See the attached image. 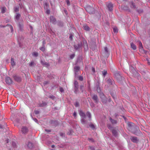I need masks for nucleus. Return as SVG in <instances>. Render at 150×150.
<instances>
[{
	"instance_id": "nucleus-30",
	"label": "nucleus",
	"mask_w": 150,
	"mask_h": 150,
	"mask_svg": "<svg viewBox=\"0 0 150 150\" xmlns=\"http://www.w3.org/2000/svg\"><path fill=\"white\" fill-rule=\"evenodd\" d=\"M131 47L134 50H135L137 49L136 45L133 42H132L130 44Z\"/></svg>"
},
{
	"instance_id": "nucleus-64",
	"label": "nucleus",
	"mask_w": 150,
	"mask_h": 150,
	"mask_svg": "<svg viewBox=\"0 0 150 150\" xmlns=\"http://www.w3.org/2000/svg\"><path fill=\"white\" fill-rule=\"evenodd\" d=\"M89 147L90 149L91 150H95L94 147L92 146H89Z\"/></svg>"
},
{
	"instance_id": "nucleus-29",
	"label": "nucleus",
	"mask_w": 150,
	"mask_h": 150,
	"mask_svg": "<svg viewBox=\"0 0 150 150\" xmlns=\"http://www.w3.org/2000/svg\"><path fill=\"white\" fill-rule=\"evenodd\" d=\"M121 8L122 10L125 11H128L129 9L128 6L125 5L122 6H121Z\"/></svg>"
},
{
	"instance_id": "nucleus-38",
	"label": "nucleus",
	"mask_w": 150,
	"mask_h": 150,
	"mask_svg": "<svg viewBox=\"0 0 150 150\" xmlns=\"http://www.w3.org/2000/svg\"><path fill=\"white\" fill-rule=\"evenodd\" d=\"M89 126L92 129H94L96 128L95 126L91 122L89 125Z\"/></svg>"
},
{
	"instance_id": "nucleus-61",
	"label": "nucleus",
	"mask_w": 150,
	"mask_h": 150,
	"mask_svg": "<svg viewBox=\"0 0 150 150\" xmlns=\"http://www.w3.org/2000/svg\"><path fill=\"white\" fill-rule=\"evenodd\" d=\"M46 13L48 14H49L50 13V10L47 9H46Z\"/></svg>"
},
{
	"instance_id": "nucleus-22",
	"label": "nucleus",
	"mask_w": 150,
	"mask_h": 150,
	"mask_svg": "<svg viewBox=\"0 0 150 150\" xmlns=\"http://www.w3.org/2000/svg\"><path fill=\"white\" fill-rule=\"evenodd\" d=\"M139 44V49L140 51H142V50H143L144 52V53H146V51L145 50H143V47L142 46V44L141 42L140 41H138Z\"/></svg>"
},
{
	"instance_id": "nucleus-27",
	"label": "nucleus",
	"mask_w": 150,
	"mask_h": 150,
	"mask_svg": "<svg viewBox=\"0 0 150 150\" xmlns=\"http://www.w3.org/2000/svg\"><path fill=\"white\" fill-rule=\"evenodd\" d=\"M83 45L85 49H88V45L86 41L85 40H83Z\"/></svg>"
},
{
	"instance_id": "nucleus-34",
	"label": "nucleus",
	"mask_w": 150,
	"mask_h": 150,
	"mask_svg": "<svg viewBox=\"0 0 150 150\" xmlns=\"http://www.w3.org/2000/svg\"><path fill=\"white\" fill-rule=\"evenodd\" d=\"M57 25L59 27H62L64 25V23L62 21H59L57 23Z\"/></svg>"
},
{
	"instance_id": "nucleus-19",
	"label": "nucleus",
	"mask_w": 150,
	"mask_h": 150,
	"mask_svg": "<svg viewBox=\"0 0 150 150\" xmlns=\"http://www.w3.org/2000/svg\"><path fill=\"white\" fill-rule=\"evenodd\" d=\"M21 15L19 13H16V15L14 17V19L16 22H18L19 21V19L21 17Z\"/></svg>"
},
{
	"instance_id": "nucleus-2",
	"label": "nucleus",
	"mask_w": 150,
	"mask_h": 150,
	"mask_svg": "<svg viewBox=\"0 0 150 150\" xmlns=\"http://www.w3.org/2000/svg\"><path fill=\"white\" fill-rule=\"evenodd\" d=\"M114 77L118 81H120L122 80L123 78H124L122 77L118 71H115L114 72Z\"/></svg>"
},
{
	"instance_id": "nucleus-51",
	"label": "nucleus",
	"mask_w": 150,
	"mask_h": 150,
	"mask_svg": "<svg viewBox=\"0 0 150 150\" xmlns=\"http://www.w3.org/2000/svg\"><path fill=\"white\" fill-rule=\"evenodd\" d=\"M45 46H42V47H40V50L41 51L44 52V51H45Z\"/></svg>"
},
{
	"instance_id": "nucleus-7",
	"label": "nucleus",
	"mask_w": 150,
	"mask_h": 150,
	"mask_svg": "<svg viewBox=\"0 0 150 150\" xmlns=\"http://www.w3.org/2000/svg\"><path fill=\"white\" fill-rule=\"evenodd\" d=\"M86 10L90 14H94L95 13L94 8L91 6H89L86 7Z\"/></svg>"
},
{
	"instance_id": "nucleus-58",
	"label": "nucleus",
	"mask_w": 150,
	"mask_h": 150,
	"mask_svg": "<svg viewBox=\"0 0 150 150\" xmlns=\"http://www.w3.org/2000/svg\"><path fill=\"white\" fill-rule=\"evenodd\" d=\"M34 63L33 61H31L29 64V66L30 67H33L34 65Z\"/></svg>"
},
{
	"instance_id": "nucleus-36",
	"label": "nucleus",
	"mask_w": 150,
	"mask_h": 150,
	"mask_svg": "<svg viewBox=\"0 0 150 150\" xmlns=\"http://www.w3.org/2000/svg\"><path fill=\"white\" fill-rule=\"evenodd\" d=\"M110 94L112 97L113 99H115L116 97V94L115 92H112L110 93Z\"/></svg>"
},
{
	"instance_id": "nucleus-3",
	"label": "nucleus",
	"mask_w": 150,
	"mask_h": 150,
	"mask_svg": "<svg viewBox=\"0 0 150 150\" xmlns=\"http://www.w3.org/2000/svg\"><path fill=\"white\" fill-rule=\"evenodd\" d=\"M100 97L101 99V101L102 103L103 104H106L107 101V98L103 93L101 92L100 93Z\"/></svg>"
},
{
	"instance_id": "nucleus-16",
	"label": "nucleus",
	"mask_w": 150,
	"mask_h": 150,
	"mask_svg": "<svg viewBox=\"0 0 150 150\" xmlns=\"http://www.w3.org/2000/svg\"><path fill=\"white\" fill-rule=\"evenodd\" d=\"M83 46L82 43L81 42H80V43H78L77 45H74V49L75 50H77L79 49L80 48H81Z\"/></svg>"
},
{
	"instance_id": "nucleus-44",
	"label": "nucleus",
	"mask_w": 150,
	"mask_h": 150,
	"mask_svg": "<svg viewBox=\"0 0 150 150\" xmlns=\"http://www.w3.org/2000/svg\"><path fill=\"white\" fill-rule=\"evenodd\" d=\"M12 146L14 148H17V145L16 143L14 142H12Z\"/></svg>"
},
{
	"instance_id": "nucleus-23",
	"label": "nucleus",
	"mask_w": 150,
	"mask_h": 150,
	"mask_svg": "<svg viewBox=\"0 0 150 150\" xmlns=\"http://www.w3.org/2000/svg\"><path fill=\"white\" fill-rule=\"evenodd\" d=\"M41 62L42 65L45 66L46 67H49L50 66V64L49 63L45 62V61L41 60Z\"/></svg>"
},
{
	"instance_id": "nucleus-12",
	"label": "nucleus",
	"mask_w": 150,
	"mask_h": 150,
	"mask_svg": "<svg viewBox=\"0 0 150 150\" xmlns=\"http://www.w3.org/2000/svg\"><path fill=\"white\" fill-rule=\"evenodd\" d=\"M5 79L6 83L9 85L11 84L13 82L12 79L9 77H6Z\"/></svg>"
},
{
	"instance_id": "nucleus-5",
	"label": "nucleus",
	"mask_w": 150,
	"mask_h": 150,
	"mask_svg": "<svg viewBox=\"0 0 150 150\" xmlns=\"http://www.w3.org/2000/svg\"><path fill=\"white\" fill-rule=\"evenodd\" d=\"M79 83L76 80H75L74 83V93L77 94L79 92Z\"/></svg>"
},
{
	"instance_id": "nucleus-37",
	"label": "nucleus",
	"mask_w": 150,
	"mask_h": 150,
	"mask_svg": "<svg viewBox=\"0 0 150 150\" xmlns=\"http://www.w3.org/2000/svg\"><path fill=\"white\" fill-rule=\"evenodd\" d=\"M74 34L73 33H70L69 34V39L71 41H72L73 40V37L74 36Z\"/></svg>"
},
{
	"instance_id": "nucleus-48",
	"label": "nucleus",
	"mask_w": 150,
	"mask_h": 150,
	"mask_svg": "<svg viewBox=\"0 0 150 150\" xmlns=\"http://www.w3.org/2000/svg\"><path fill=\"white\" fill-rule=\"evenodd\" d=\"M32 55L35 57H37L38 56V53L36 52H34L32 54Z\"/></svg>"
},
{
	"instance_id": "nucleus-35",
	"label": "nucleus",
	"mask_w": 150,
	"mask_h": 150,
	"mask_svg": "<svg viewBox=\"0 0 150 150\" xmlns=\"http://www.w3.org/2000/svg\"><path fill=\"white\" fill-rule=\"evenodd\" d=\"M47 105V103L45 102H42V103L39 104V106L40 107H43Z\"/></svg>"
},
{
	"instance_id": "nucleus-10",
	"label": "nucleus",
	"mask_w": 150,
	"mask_h": 150,
	"mask_svg": "<svg viewBox=\"0 0 150 150\" xmlns=\"http://www.w3.org/2000/svg\"><path fill=\"white\" fill-rule=\"evenodd\" d=\"M128 125V129L129 131L130 130H132V129L135 127L136 125L133 123L128 122L127 123Z\"/></svg>"
},
{
	"instance_id": "nucleus-33",
	"label": "nucleus",
	"mask_w": 150,
	"mask_h": 150,
	"mask_svg": "<svg viewBox=\"0 0 150 150\" xmlns=\"http://www.w3.org/2000/svg\"><path fill=\"white\" fill-rule=\"evenodd\" d=\"M109 120L112 124H115L117 123V120L112 119L111 117L110 118Z\"/></svg>"
},
{
	"instance_id": "nucleus-11",
	"label": "nucleus",
	"mask_w": 150,
	"mask_h": 150,
	"mask_svg": "<svg viewBox=\"0 0 150 150\" xmlns=\"http://www.w3.org/2000/svg\"><path fill=\"white\" fill-rule=\"evenodd\" d=\"M13 77L15 81L18 82H20L22 81V78L21 76L18 75H14L13 76Z\"/></svg>"
},
{
	"instance_id": "nucleus-13",
	"label": "nucleus",
	"mask_w": 150,
	"mask_h": 150,
	"mask_svg": "<svg viewBox=\"0 0 150 150\" xmlns=\"http://www.w3.org/2000/svg\"><path fill=\"white\" fill-rule=\"evenodd\" d=\"M130 139L132 142L135 143L137 144L139 142V139L137 137L131 136Z\"/></svg>"
},
{
	"instance_id": "nucleus-47",
	"label": "nucleus",
	"mask_w": 150,
	"mask_h": 150,
	"mask_svg": "<svg viewBox=\"0 0 150 150\" xmlns=\"http://www.w3.org/2000/svg\"><path fill=\"white\" fill-rule=\"evenodd\" d=\"M80 89L82 93H83L84 91V87L83 85H81L80 86Z\"/></svg>"
},
{
	"instance_id": "nucleus-9",
	"label": "nucleus",
	"mask_w": 150,
	"mask_h": 150,
	"mask_svg": "<svg viewBox=\"0 0 150 150\" xmlns=\"http://www.w3.org/2000/svg\"><path fill=\"white\" fill-rule=\"evenodd\" d=\"M82 57L80 55H78L75 65L76 66L79 65L80 64V63L82 62Z\"/></svg>"
},
{
	"instance_id": "nucleus-26",
	"label": "nucleus",
	"mask_w": 150,
	"mask_h": 150,
	"mask_svg": "<svg viewBox=\"0 0 150 150\" xmlns=\"http://www.w3.org/2000/svg\"><path fill=\"white\" fill-rule=\"evenodd\" d=\"M113 135L115 137L117 135V130L114 129H112L111 130Z\"/></svg>"
},
{
	"instance_id": "nucleus-6",
	"label": "nucleus",
	"mask_w": 150,
	"mask_h": 150,
	"mask_svg": "<svg viewBox=\"0 0 150 150\" xmlns=\"http://www.w3.org/2000/svg\"><path fill=\"white\" fill-rule=\"evenodd\" d=\"M18 25L19 28V30L21 31H22L23 30V21L22 19L19 20L18 22Z\"/></svg>"
},
{
	"instance_id": "nucleus-40",
	"label": "nucleus",
	"mask_w": 150,
	"mask_h": 150,
	"mask_svg": "<svg viewBox=\"0 0 150 150\" xmlns=\"http://www.w3.org/2000/svg\"><path fill=\"white\" fill-rule=\"evenodd\" d=\"M102 74L103 76L105 77L107 74V71L105 70L102 71Z\"/></svg>"
},
{
	"instance_id": "nucleus-62",
	"label": "nucleus",
	"mask_w": 150,
	"mask_h": 150,
	"mask_svg": "<svg viewBox=\"0 0 150 150\" xmlns=\"http://www.w3.org/2000/svg\"><path fill=\"white\" fill-rule=\"evenodd\" d=\"M88 140L90 141H91L92 142H94V140L93 138H88Z\"/></svg>"
},
{
	"instance_id": "nucleus-59",
	"label": "nucleus",
	"mask_w": 150,
	"mask_h": 150,
	"mask_svg": "<svg viewBox=\"0 0 150 150\" xmlns=\"http://www.w3.org/2000/svg\"><path fill=\"white\" fill-rule=\"evenodd\" d=\"M96 48V45H94L93 46H92L91 47V48L93 50H94Z\"/></svg>"
},
{
	"instance_id": "nucleus-14",
	"label": "nucleus",
	"mask_w": 150,
	"mask_h": 150,
	"mask_svg": "<svg viewBox=\"0 0 150 150\" xmlns=\"http://www.w3.org/2000/svg\"><path fill=\"white\" fill-rule=\"evenodd\" d=\"M50 123L52 126L56 127L58 125V122L57 120H51L50 121Z\"/></svg>"
},
{
	"instance_id": "nucleus-53",
	"label": "nucleus",
	"mask_w": 150,
	"mask_h": 150,
	"mask_svg": "<svg viewBox=\"0 0 150 150\" xmlns=\"http://www.w3.org/2000/svg\"><path fill=\"white\" fill-rule=\"evenodd\" d=\"M49 98L52 99V100H54L55 98V97L52 95H50L48 96Z\"/></svg>"
},
{
	"instance_id": "nucleus-63",
	"label": "nucleus",
	"mask_w": 150,
	"mask_h": 150,
	"mask_svg": "<svg viewBox=\"0 0 150 150\" xmlns=\"http://www.w3.org/2000/svg\"><path fill=\"white\" fill-rule=\"evenodd\" d=\"M59 91L62 93V92H64V89L62 87H60V88H59Z\"/></svg>"
},
{
	"instance_id": "nucleus-56",
	"label": "nucleus",
	"mask_w": 150,
	"mask_h": 150,
	"mask_svg": "<svg viewBox=\"0 0 150 150\" xmlns=\"http://www.w3.org/2000/svg\"><path fill=\"white\" fill-rule=\"evenodd\" d=\"M75 56V54H71L70 56V58L71 59H72Z\"/></svg>"
},
{
	"instance_id": "nucleus-18",
	"label": "nucleus",
	"mask_w": 150,
	"mask_h": 150,
	"mask_svg": "<svg viewBox=\"0 0 150 150\" xmlns=\"http://www.w3.org/2000/svg\"><path fill=\"white\" fill-rule=\"evenodd\" d=\"M56 21V19L53 16H50V21L52 24H55Z\"/></svg>"
},
{
	"instance_id": "nucleus-25",
	"label": "nucleus",
	"mask_w": 150,
	"mask_h": 150,
	"mask_svg": "<svg viewBox=\"0 0 150 150\" xmlns=\"http://www.w3.org/2000/svg\"><path fill=\"white\" fill-rule=\"evenodd\" d=\"M27 145L28 148L30 149H33L34 146L33 144L30 142H28Z\"/></svg>"
},
{
	"instance_id": "nucleus-45",
	"label": "nucleus",
	"mask_w": 150,
	"mask_h": 150,
	"mask_svg": "<svg viewBox=\"0 0 150 150\" xmlns=\"http://www.w3.org/2000/svg\"><path fill=\"white\" fill-rule=\"evenodd\" d=\"M86 115L89 118L90 120H91V115L90 112L88 111L86 113Z\"/></svg>"
},
{
	"instance_id": "nucleus-32",
	"label": "nucleus",
	"mask_w": 150,
	"mask_h": 150,
	"mask_svg": "<svg viewBox=\"0 0 150 150\" xmlns=\"http://www.w3.org/2000/svg\"><path fill=\"white\" fill-rule=\"evenodd\" d=\"M80 67L78 66H75L74 67V71L78 72L80 70Z\"/></svg>"
},
{
	"instance_id": "nucleus-24",
	"label": "nucleus",
	"mask_w": 150,
	"mask_h": 150,
	"mask_svg": "<svg viewBox=\"0 0 150 150\" xmlns=\"http://www.w3.org/2000/svg\"><path fill=\"white\" fill-rule=\"evenodd\" d=\"M113 5L111 3H109L107 5L108 10L110 11H112L113 9Z\"/></svg>"
},
{
	"instance_id": "nucleus-57",
	"label": "nucleus",
	"mask_w": 150,
	"mask_h": 150,
	"mask_svg": "<svg viewBox=\"0 0 150 150\" xmlns=\"http://www.w3.org/2000/svg\"><path fill=\"white\" fill-rule=\"evenodd\" d=\"M74 105L76 107H79V103L77 101L76 102L75 104H74Z\"/></svg>"
},
{
	"instance_id": "nucleus-39",
	"label": "nucleus",
	"mask_w": 150,
	"mask_h": 150,
	"mask_svg": "<svg viewBox=\"0 0 150 150\" xmlns=\"http://www.w3.org/2000/svg\"><path fill=\"white\" fill-rule=\"evenodd\" d=\"M1 13H4L6 12V8L4 6V7H2L1 8Z\"/></svg>"
},
{
	"instance_id": "nucleus-42",
	"label": "nucleus",
	"mask_w": 150,
	"mask_h": 150,
	"mask_svg": "<svg viewBox=\"0 0 150 150\" xmlns=\"http://www.w3.org/2000/svg\"><path fill=\"white\" fill-rule=\"evenodd\" d=\"M136 11L139 14L142 13H143V10L142 9H137Z\"/></svg>"
},
{
	"instance_id": "nucleus-21",
	"label": "nucleus",
	"mask_w": 150,
	"mask_h": 150,
	"mask_svg": "<svg viewBox=\"0 0 150 150\" xmlns=\"http://www.w3.org/2000/svg\"><path fill=\"white\" fill-rule=\"evenodd\" d=\"M104 53L105 54V56L106 57H108L109 54V52L107 47H104Z\"/></svg>"
},
{
	"instance_id": "nucleus-31",
	"label": "nucleus",
	"mask_w": 150,
	"mask_h": 150,
	"mask_svg": "<svg viewBox=\"0 0 150 150\" xmlns=\"http://www.w3.org/2000/svg\"><path fill=\"white\" fill-rule=\"evenodd\" d=\"M96 90L98 92H100V83L98 82L96 86Z\"/></svg>"
},
{
	"instance_id": "nucleus-20",
	"label": "nucleus",
	"mask_w": 150,
	"mask_h": 150,
	"mask_svg": "<svg viewBox=\"0 0 150 150\" xmlns=\"http://www.w3.org/2000/svg\"><path fill=\"white\" fill-rule=\"evenodd\" d=\"M132 74L133 76L138 79H139L140 77V75L136 71L133 73Z\"/></svg>"
},
{
	"instance_id": "nucleus-15",
	"label": "nucleus",
	"mask_w": 150,
	"mask_h": 150,
	"mask_svg": "<svg viewBox=\"0 0 150 150\" xmlns=\"http://www.w3.org/2000/svg\"><path fill=\"white\" fill-rule=\"evenodd\" d=\"M22 133L24 134H26L28 131V128L25 126H23L21 130Z\"/></svg>"
},
{
	"instance_id": "nucleus-43",
	"label": "nucleus",
	"mask_w": 150,
	"mask_h": 150,
	"mask_svg": "<svg viewBox=\"0 0 150 150\" xmlns=\"http://www.w3.org/2000/svg\"><path fill=\"white\" fill-rule=\"evenodd\" d=\"M19 11V7L15 6L14 7V11L15 12H17Z\"/></svg>"
},
{
	"instance_id": "nucleus-54",
	"label": "nucleus",
	"mask_w": 150,
	"mask_h": 150,
	"mask_svg": "<svg viewBox=\"0 0 150 150\" xmlns=\"http://www.w3.org/2000/svg\"><path fill=\"white\" fill-rule=\"evenodd\" d=\"M113 31L114 33L118 32V29L117 28L115 27L113 28Z\"/></svg>"
},
{
	"instance_id": "nucleus-60",
	"label": "nucleus",
	"mask_w": 150,
	"mask_h": 150,
	"mask_svg": "<svg viewBox=\"0 0 150 150\" xmlns=\"http://www.w3.org/2000/svg\"><path fill=\"white\" fill-rule=\"evenodd\" d=\"M34 112L36 115H38L39 114L40 111L38 110H34Z\"/></svg>"
},
{
	"instance_id": "nucleus-55",
	"label": "nucleus",
	"mask_w": 150,
	"mask_h": 150,
	"mask_svg": "<svg viewBox=\"0 0 150 150\" xmlns=\"http://www.w3.org/2000/svg\"><path fill=\"white\" fill-rule=\"evenodd\" d=\"M44 6L45 8H46V9H47V7L48 6V4L47 3L45 2L44 4Z\"/></svg>"
},
{
	"instance_id": "nucleus-41",
	"label": "nucleus",
	"mask_w": 150,
	"mask_h": 150,
	"mask_svg": "<svg viewBox=\"0 0 150 150\" xmlns=\"http://www.w3.org/2000/svg\"><path fill=\"white\" fill-rule=\"evenodd\" d=\"M130 70L132 74L136 71L134 68L132 66H131L130 67Z\"/></svg>"
},
{
	"instance_id": "nucleus-1",
	"label": "nucleus",
	"mask_w": 150,
	"mask_h": 150,
	"mask_svg": "<svg viewBox=\"0 0 150 150\" xmlns=\"http://www.w3.org/2000/svg\"><path fill=\"white\" fill-rule=\"evenodd\" d=\"M79 113L80 116L81 117V122L83 124H85L87 123V121L85 119L86 117L85 114L81 110L79 111Z\"/></svg>"
},
{
	"instance_id": "nucleus-28",
	"label": "nucleus",
	"mask_w": 150,
	"mask_h": 150,
	"mask_svg": "<svg viewBox=\"0 0 150 150\" xmlns=\"http://www.w3.org/2000/svg\"><path fill=\"white\" fill-rule=\"evenodd\" d=\"M83 28L86 31H89L90 30V28L87 25H84L83 26Z\"/></svg>"
},
{
	"instance_id": "nucleus-52",
	"label": "nucleus",
	"mask_w": 150,
	"mask_h": 150,
	"mask_svg": "<svg viewBox=\"0 0 150 150\" xmlns=\"http://www.w3.org/2000/svg\"><path fill=\"white\" fill-rule=\"evenodd\" d=\"M79 80L80 81H83V77L82 76H79L78 77Z\"/></svg>"
},
{
	"instance_id": "nucleus-17",
	"label": "nucleus",
	"mask_w": 150,
	"mask_h": 150,
	"mask_svg": "<svg viewBox=\"0 0 150 150\" xmlns=\"http://www.w3.org/2000/svg\"><path fill=\"white\" fill-rule=\"evenodd\" d=\"M107 83L109 85H114L115 82L114 80L110 78L108 79L106 81Z\"/></svg>"
},
{
	"instance_id": "nucleus-50",
	"label": "nucleus",
	"mask_w": 150,
	"mask_h": 150,
	"mask_svg": "<svg viewBox=\"0 0 150 150\" xmlns=\"http://www.w3.org/2000/svg\"><path fill=\"white\" fill-rule=\"evenodd\" d=\"M107 127H108V128L110 130H112V128H113V127L112 126V125L110 124H107Z\"/></svg>"
},
{
	"instance_id": "nucleus-49",
	"label": "nucleus",
	"mask_w": 150,
	"mask_h": 150,
	"mask_svg": "<svg viewBox=\"0 0 150 150\" xmlns=\"http://www.w3.org/2000/svg\"><path fill=\"white\" fill-rule=\"evenodd\" d=\"M11 63L12 66H13L15 65L14 59L13 58L11 59Z\"/></svg>"
},
{
	"instance_id": "nucleus-8",
	"label": "nucleus",
	"mask_w": 150,
	"mask_h": 150,
	"mask_svg": "<svg viewBox=\"0 0 150 150\" xmlns=\"http://www.w3.org/2000/svg\"><path fill=\"white\" fill-rule=\"evenodd\" d=\"M92 98L96 104H98L99 102V100L97 95L96 94L92 95Z\"/></svg>"
},
{
	"instance_id": "nucleus-46",
	"label": "nucleus",
	"mask_w": 150,
	"mask_h": 150,
	"mask_svg": "<svg viewBox=\"0 0 150 150\" xmlns=\"http://www.w3.org/2000/svg\"><path fill=\"white\" fill-rule=\"evenodd\" d=\"M74 132L72 129H70L69 130V132H67V134L70 135L72 134Z\"/></svg>"
},
{
	"instance_id": "nucleus-4",
	"label": "nucleus",
	"mask_w": 150,
	"mask_h": 150,
	"mask_svg": "<svg viewBox=\"0 0 150 150\" xmlns=\"http://www.w3.org/2000/svg\"><path fill=\"white\" fill-rule=\"evenodd\" d=\"M139 129V128L136 125L135 127L132 129V130H130L129 131L134 134L137 135L139 134L140 132Z\"/></svg>"
}]
</instances>
